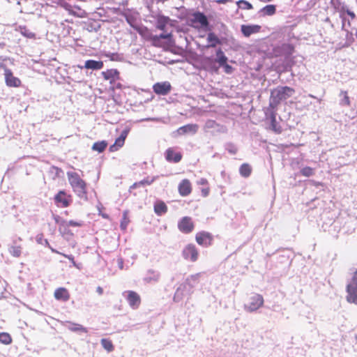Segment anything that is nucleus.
Wrapping results in <instances>:
<instances>
[{"label":"nucleus","instance_id":"nucleus-1","mask_svg":"<svg viewBox=\"0 0 357 357\" xmlns=\"http://www.w3.org/2000/svg\"><path fill=\"white\" fill-rule=\"evenodd\" d=\"M68 182L76 195L84 201L88 200V185L80 176L75 172H67Z\"/></svg>","mask_w":357,"mask_h":357},{"label":"nucleus","instance_id":"nucleus-2","mask_svg":"<svg viewBox=\"0 0 357 357\" xmlns=\"http://www.w3.org/2000/svg\"><path fill=\"white\" fill-rule=\"evenodd\" d=\"M295 93L294 89L289 86H278L271 92L270 107L276 108L281 102L291 97Z\"/></svg>","mask_w":357,"mask_h":357},{"label":"nucleus","instance_id":"nucleus-3","mask_svg":"<svg viewBox=\"0 0 357 357\" xmlns=\"http://www.w3.org/2000/svg\"><path fill=\"white\" fill-rule=\"evenodd\" d=\"M58 3L70 15L79 18H84L87 17V13L79 6H72L65 0H59Z\"/></svg>","mask_w":357,"mask_h":357},{"label":"nucleus","instance_id":"nucleus-4","mask_svg":"<svg viewBox=\"0 0 357 357\" xmlns=\"http://www.w3.org/2000/svg\"><path fill=\"white\" fill-rule=\"evenodd\" d=\"M192 17L190 19V22L191 25L195 28V29H206L208 25L209 22L207 19V17L201 12H195L192 14Z\"/></svg>","mask_w":357,"mask_h":357},{"label":"nucleus","instance_id":"nucleus-5","mask_svg":"<svg viewBox=\"0 0 357 357\" xmlns=\"http://www.w3.org/2000/svg\"><path fill=\"white\" fill-rule=\"evenodd\" d=\"M264 300L263 296L259 294H254L249 298V302L245 305V308L248 312H254L263 306Z\"/></svg>","mask_w":357,"mask_h":357},{"label":"nucleus","instance_id":"nucleus-6","mask_svg":"<svg viewBox=\"0 0 357 357\" xmlns=\"http://www.w3.org/2000/svg\"><path fill=\"white\" fill-rule=\"evenodd\" d=\"M54 202L58 207L67 208L72 203V196L64 190H59L54 197Z\"/></svg>","mask_w":357,"mask_h":357},{"label":"nucleus","instance_id":"nucleus-7","mask_svg":"<svg viewBox=\"0 0 357 357\" xmlns=\"http://www.w3.org/2000/svg\"><path fill=\"white\" fill-rule=\"evenodd\" d=\"M172 38V33H161L160 35H153V38L151 40V45L156 47L165 48L169 45V43L163 41V40H167L169 42L171 41Z\"/></svg>","mask_w":357,"mask_h":357},{"label":"nucleus","instance_id":"nucleus-8","mask_svg":"<svg viewBox=\"0 0 357 357\" xmlns=\"http://www.w3.org/2000/svg\"><path fill=\"white\" fill-rule=\"evenodd\" d=\"M182 255L185 259L195 262L198 259L199 251L194 244L189 243L183 248Z\"/></svg>","mask_w":357,"mask_h":357},{"label":"nucleus","instance_id":"nucleus-9","mask_svg":"<svg viewBox=\"0 0 357 357\" xmlns=\"http://www.w3.org/2000/svg\"><path fill=\"white\" fill-rule=\"evenodd\" d=\"M178 229L183 234H190L195 229V224L192 218L183 217L178 222Z\"/></svg>","mask_w":357,"mask_h":357},{"label":"nucleus","instance_id":"nucleus-10","mask_svg":"<svg viewBox=\"0 0 357 357\" xmlns=\"http://www.w3.org/2000/svg\"><path fill=\"white\" fill-rule=\"evenodd\" d=\"M195 240L199 245L208 247L212 245L213 236L211 233L202 231L196 234Z\"/></svg>","mask_w":357,"mask_h":357},{"label":"nucleus","instance_id":"nucleus-11","mask_svg":"<svg viewBox=\"0 0 357 357\" xmlns=\"http://www.w3.org/2000/svg\"><path fill=\"white\" fill-rule=\"evenodd\" d=\"M153 90L157 95L166 96L171 91L172 85L169 82H157L153 84Z\"/></svg>","mask_w":357,"mask_h":357},{"label":"nucleus","instance_id":"nucleus-12","mask_svg":"<svg viewBox=\"0 0 357 357\" xmlns=\"http://www.w3.org/2000/svg\"><path fill=\"white\" fill-rule=\"evenodd\" d=\"M192 185L188 178L182 179L178 185V192L181 197H187L191 194Z\"/></svg>","mask_w":357,"mask_h":357},{"label":"nucleus","instance_id":"nucleus-13","mask_svg":"<svg viewBox=\"0 0 357 357\" xmlns=\"http://www.w3.org/2000/svg\"><path fill=\"white\" fill-rule=\"evenodd\" d=\"M128 132L129 130H123L121 132L120 136L116 139L114 143L109 146V151L110 152H116L121 147H123L125 144L126 139L128 137Z\"/></svg>","mask_w":357,"mask_h":357},{"label":"nucleus","instance_id":"nucleus-14","mask_svg":"<svg viewBox=\"0 0 357 357\" xmlns=\"http://www.w3.org/2000/svg\"><path fill=\"white\" fill-rule=\"evenodd\" d=\"M126 295V300L132 309H137L141 304L140 296L134 291H127L125 292Z\"/></svg>","mask_w":357,"mask_h":357},{"label":"nucleus","instance_id":"nucleus-15","mask_svg":"<svg viewBox=\"0 0 357 357\" xmlns=\"http://www.w3.org/2000/svg\"><path fill=\"white\" fill-rule=\"evenodd\" d=\"M4 75H5V82L8 86L19 87L21 86V84H22L21 80L19 78L15 77L13 75V73H12V71L10 69H8V68L5 69Z\"/></svg>","mask_w":357,"mask_h":357},{"label":"nucleus","instance_id":"nucleus-16","mask_svg":"<svg viewBox=\"0 0 357 357\" xmlns=\"http://www.w3.org/2000/svg\"><path fill=\"white\" fill-rule=\"evenodd\" d=\"M294 52V46L289 43H284L274 49L275 56L284 55L287 57L291 56Z\"/></svg>","mask_w":357,"mask_h":357},{"label":"nucleus","instance_id":"nucleus-17","mask_svg":"<svg viewBox=\"0 0 357 357\" xmlns=\"http://www.w3.org/2000/svg\"><path fill=\"white\" fill-rule=\"evenodd\" d=\"M165 159L169 162L177 163L182 159V154L180 152L176 151L174 148H168L165 151Z\"/></svg>","mask_w":357,"mask_h":357},{"label":"nucleus","instance_id":"nucleus-18","mask_svg":"<svg viewBox=\"0 0 357 357\" xmlns=\"http://www.w3.org/2000/svg\"><path fill=\"white\" fill-rule=\"evenodd\" d=\"M261 30V26L257 24L246 25L243 24L241 26V31L245 37H249L252 34L259 33Z\"/></svg>","mask_w":357,"mask_h":357},{"label":"nucleus","instance_id":"nucleus-19","mask_svg":"<svg viewBox=\"0 0 357 357\" xmlns=\"http://www.w3.org/2000/svg\"><path fill=\"white\" fill-rule=\"evenodd\" d=\"M54 296L56 300L66 302L70 299V294L66 288L59 287L55 289Z\"/></svg>","mask_w":357,"mask_h":357},{"label":"nucleus","instance_id":"nucleus-20","mask_svg":"<svg viewBox=\"0 0 357 357\" xmlns=\"http://www.w3.org/2000/svg\"><path fill=\"white\" fill-rule=\"evenodd\" d=\"M55 221L57 224H59V231L62 236H73V234L70 231L68 226L67 225V221L62 220H59V217H56L55 218Z\"/></svg>","mask_w":357,"mask_h":357},{"label":"nucleus","instance_id":"nucleus-21","mask_svg":"<svg viewBox=\"0 0 357 357\" xmlns=\"http://www.w3.org/2000/svg\"><path fill=\"white\" fill-rule=\"evenodd\" d=\"M77 67L80 69L85 68L91 70H100L103 67V62L102 61L87 60L85 61L84 66L78 65Z\"/></svg>","mask_w":357,"mask_h":357},{"label":"nucleus","instance_id":"nucleus-22","mask_svg":"<svg viewBox=\"0 0 357 357\" xmlns=\"http://www.w3.org/2000/svg\"><path fill=\"white\" fill-rule=\"evenodd\" d=\"M102 75L105 80H109L110 83L119 79V73L116 69H109L102 72Z\"/></svg>","mask_w":357,"mask_h":357},{"label":"nucleus","instance_id":"nucleus-23","mask_svg":"<svg viewBox=\"0 0 357 357\" xmlns=\"http://www.w3.org/2000/svg\"><path fill=\"white\" fill-rule=\"evenodd\" d=\"M346 290L347 302L357 305V287L347 286Z\"/></svg>","mask_w":357,"mask_h":357},{"label":"nucleus","instance_id":"nucleus-24","mask_svg":"<svg viewBox=\"0 0 357 357\" xmlns=\"http://www.w3.org/2000/svg\"><path fill=\"white\" fill-rule=\"evenodd\" d=\"M198 128H199V126L197 124H187V125L180 127L177 130V132L179 135H185L187 133L195 134L197 132Z\"/></svg>","mask_w":357,"mask_h":357},{"label":"nucleus","instance_id":"nucleus-25","mask_svg":"<svg viewBox=\"0 0 357 357\" xmlns=\"http://www.w3.org/2000/svg\"><path fill=\"white\" fill-rule=\"evenodd\" d=\"M270 126L269 129L277 134H280L282 132V128L276 120V114L273 112L270 114Z\"/></svg>","mask_w":357,"mask_h":357},{"label":"nucleus","instance_id":"nucleus-26","mask_svg":"<svg viewBox=\"0 0 357 357\" xmlns=\"http://www.w3.org/2000/svg\"><path fill=\"white\" fill-rule=\"evenodd\" d=\"M197 184L203 186V188L201 189L202 197H208L211 192L208 181L206 178H201L199 181H197Z\"/></svg>","mask_w":357,"mask_h":357},{"label":"nucleus","instance_id":"nucleus-27","mask_svg":"<svg viewBox=\"0 0 357 357\" xmlns=\"http://www.w3.org/2000/svg\"><path fill=\"white\" fill-rule=\"evenodd\" d=\"M135 29L144 40L151 41L153 35L152 34L151 30L149 29L146 26H136Z\"/></svg>","mask_w":357,"mask_h":357},{"label":"nucleus","instance_id":"nucleus-28","mask_svg":"<svg viewBox=\"0 0 357 357\" xmlns=\"http://www.w3.org/2000/svg\"><path fill=\"white\" fill-rule=\"evenodd\" d=\"M170 19L169 17L159 15L156 18V25L155 27L157 29L160 31H165L167 25L169 22Z\"/></svg>","mask_w":357,"mask_h":357},{"label":"nucleus","instance_id":"nucleus-29","mask_svg":"<svg viewBox=\"0 0 357 357\" xmlns=\"http://www.w3.org/2000/svg\"><path fill=\"white\" fill-rule=\"evenodd\" d=\"M9 253L14 257H20L22 252V246L17 244V241H13V244L8 248Z\"/></svg>","mask_w":357,"mask_h":357},{"label":"nucleus","instance_id":"nucleus-30","mask_svg":"<svg viewBox=\"0 0 357 357\" xmlns=\"http://www.w3.org/2000/svg\"><path fill=\"white\" fill-rule=\"evenodd\" d=\"M206 40L208 43V45L206 46L207 47H215L218 45L221 44L220 40L213 32H209L208 33Z\"/></svg>","mask_w":357,"mask_h":357},{"label":"nucleus","instance_id":"nucleus-31","mask_svg":"<svg viewBox=\"0 0 357 357\" xmlns=\"http://www.w3.org/2000/svg\"><path fill=\"white\" fill-rule=\"evenodd\" d=\"M154 211L158 215H161L167 213V206L162 201L157 202L154 205Z\"/></svg>","mask_w":357,"mask_h":357},{"label":"nucleus","instance_id":"nucleus-32","mask_svg":"<svg viewBox=\"0 0 357 357\" xmlns=\"http://www.w3.org/2000/svg\"><path fill=\"white\" fill-rule=\"evenodd\" d=\"M107 142L105 140L98 141L93 143L91 149L98 153H102L107 147Z\"/></svg>","mask_w":357,"mask_h":357},{"label":"nucleus","instance_id":"nucleus-33","mask_svg":"<svg viewBox=\"0 0 357 357\" xmlns=\"http://www.w3.org/2000/svg\"><path fill=\"white\" fill-rule=\"evenodd\" d=\"M252 171V167L248 163H243L239 167V173L244 178L249 177Z\"/></svg>","mask_w":357,"mask_h":357},{"label":"nucleus","instance_id":"nucleus-34","mask_svg":"<svg viewBox=\"0 0 357 357\" xmlns=\"http://www.w3.org/2000/svg\"><path fill=\"white\" fill-rule=\"evenodd\" d=\"M263 15L271 16L276 13V6L273 4L266 5L260 10Z\"/></svg>","mask_w":357,"mask_h":357},{"label":"nucleus","instance_id":"nucleus-35","mask_svg":"<svg viewBox=\"0 0 357 357\" xmlns=\"http://www.w3.org/2000/svg\"><path fill=\"white\" fill-rule=\"evenodd\" d=\"M216 61L220 66L225 65V63H227V57L225 56V53L220 48L216 51Z\"/></svg>","mask_w":357,"mask_h":357},{"label":"nucleus","instance_id":"nucleus-36","mask_svg":"<svg viewBox=\"0 0 357 357\" xmlns=\"http://www.w3.org/2000/svg\"><path fill=\"white\" fill-rule=\"evenodd\" d=\"M128 211L126 210L123 212L122 220L120 223V227L122 230L126 231L128 224L130 223V218L128 217Z\"/></svg>","mask_w":357,"mask_h":357},{"label":"nucleus","instance_id":"nucleus-37","mask_svg":"<svg viewBox=\"0 0 357 357\" xmlns=\"http://www.w3.org/2000/svg\"><path fill=\"white\" fill-rule=\"evenodd\" d=\"M101 344L107 352H112L114 349V346L109 339L102 338L101 340Z\"/></svg>","mask_w":357,"mask_h":357},{"label":"nucleus","instance_id":"nucleus-38","mask_svg":"<svg viewBox=\"0 0 357 357\" xmlns=\"http://www.w3.org/2000/svg\"><path fill=\"white\" fill-rule=\"evenodd\" d=\"M13 342V338L11 335L8 333L2 332L0 333V342L8 345L11 344Z\"/></svg>","mask_w":357,"mask_h":357},{"label":"nucleus","instance_id":"nucleus-39","mask_svg":"<svg viewBox=\"0 0 357 357\" xmlns=\"http://www.w3.org/2000/svg\"><path fill=\"white\" fill-rule=\"evenodd\" d=\"M20 31L22 36L26 37L27 38L33 39L36 38V34L31 32L26 26H20Z\"/></svg>","mask_w":357,"mask_h":357},{"label":"nucleus","instance_id":"nucleus-40","mask_svg":"<svg viewBox=\"0 0 357 357\" xmlns=\"http://www.w3.org/2000/svg\"><path fill=\"white\" fill-rule=\"evenodd\" d=\"M334 8L337 12L340 13V16L342 18H344L345 15L347 14V10H349V8L344 6L339 3L338 5H334Z\"/></svg>","mask_w":357,"mask_h":357},{"label":"nucleus","instance_id":"nucleus-41","mask_svg":"<svg viewBox=\"0 0 357 357\" xmlns=\"http://www.w3.org/2000/svg\"><path fill=\"white\" fill-rule=\"evenodd\" d=\"M236 3L243 10H252L253 8L252 5L245 0H239Z\"/></svg>","mask_w":357,"mask_h":357},{"label":"nucleus","instance_id":"nucleus-42","mask_svg":"<svg viewBox=\"0 0 357 357\" xmlns=\"http://www.w3.org/2000/svg\"><path fill=\"white\" fill-rule=\"evenodd\" d=\"M301 174L304 176L309 177L314 175V170L313 168L310 167H305L303 169H301Z\"/></svg>","mask_w":357,"mask_h":357},{"label":"nucleus","instance_id":"nucleus-43","mask_svg":"<svg viewBox=\"0 0 357 357\" xmlns=\"http://www.w3.org/2000/svg\"><path fill=\"white\" fill-rule=\"evenodd\" d=\"M341 95L343 96V98L341 101V104L344 106H350L351 105V101L349 96H348V93L347 91H342Z\"/></svg>","mask_w":357,"mask_h":357},{"label":"nucleus","instance_id":"nucleus-44","mask_svg":"<svg viewBox=\"0 0 357 357\" xmlns=\"http://www.w3.org/2000/svg\"><path fill=\"white\" fill-rule=\"evenodd\" d=\"M70 330L73 331H82L86 332V328L83 327L82 325L78 324H72L71 326L69 328Z\"/></svg>","mask_w":357,"mask_h":357},{"label":"nucleus","instance_id":"nucleus-45","mask_svg":"<svg viewBox=\"0 0 357 357\" xmlns=\"http://www.w3.org/2000/svg\"><path fill=\"white\" fill-rule=\"evenodd\" d=\"M347 286L357 287V269L353 273L351 280Z\"/></svg>","mask_w":357,"mask_h":357},{"label":"nucleus","instance_id":"nucleus-46","mask_svg":"<svg viewBox=\"0 0 357 357\" xmlns=\"http://www.w3.org/2000/svg\"><path fill=\"white\" fill-rule=\"evenodd\" d=\"M51 250L52 252H54V253H56V254H59V255H63L64 257L67 258L68 259H69L74 265H75V259H74V257L72 256V255H66V254H63V253H61L57 250H56L54 248H51Z\"/></svg>","mask_w":357,"mask_h":357},{"label":"nucleus","instance_id":"nucleus-47","mask_svg":"<svg viewBox=\"0 0 357 357\" xmlns=\"http://www.w3.org/2000/svg\"><path fill=\"white\" fill-rule=\"evenodd\" d=\"M67 225L70 227H79L82 226L83 223L82 221L70 220L67 221Z\"/></svg>","mask_w":357,"mask_h":357},{"label":"nucleus","instance_id":"nucleus-48","mask_svg":"<svg viewBox=\"0 0 357 357\" xmlns=\"http://www.w3.org/2000/svg\"><path fill=\"white\" fill-rule=\"evenodd\" d=\"M155 178H153L151 179H150L149 178H144L142 181H140V183L142 186H144L146 185H151L153 181H154Z\"/></svg>","mask_w":357,"mask_h":357},{"label":"nucleus","instance_id":"nucleus-49","mask_svg":"<svg viewBox=\"0 0 357 357\" xmlns=\"http://www.w3.org/2000/svg\"><path fill=\"white\" fill-rule=\"evenodd\" d=\"M224 68L225 72L227 74H231L233 72V68L227 63L222 66Z\"/></svg>","mask_w":357,"mask_h":357},{"label":"nucleus","instance_id":"nucleus-50","mask_svg":"<svg viewBox=\"0 0 357 357\" xmlns=\"http://www.w3.org/2000/svg\"><path fill=\"white\" fill-rule=\"evenodd\" d=\"M140 182H135L130 187V191H131L132 189H135L136 188L142 187Z\"/></svg>","mask_w":357,"mask_h":357},{"label":"nucleus","instance_id":"nucleus-51","mask_svg":"<svg viewBox=\"0 0 357 357\" xmlns=\"http://www.w3.org/2000/svg\"><path fill=\"white\" fill-rule=\"evenodd\" d=\"M185 285H181V287H179L177 289V290H176V293H175L174 298V300H176V296H178V294H180L181 291L183 289H185Z\"/></svg>","mask_w":357,"mask_h":357},{"label":"nucleus","instance_id":"nucleus-52","mask_svg":"<svg viewBox=\"0 0 357 357\" xmlns=\"http://www.w3.org/2000/svg\"><path fill=\"white\" fill-rule=\"evenodd\" d=\"M347 15H348L351 20H354L356 17L355 13L353 11H351L349 9L347 10Z\"/></svg>","mask_w":357,"mask_h":357},{"label":"nucleus","instance_id":"nucleus-53","mask_svg":"<svg viewBox=\"0 0 357 357\" xmlns=\"http://www.w3.org/2000/svg\"><path fill=\"white\" fill-rule=\"evenodd\" d=\"M231 1V0H216L215 2L218 4H224Z\"/></svg>","mask_w":357,"mask_h":357},{"label":"nucleus","instance_id":"nucleus-54","mask_svg":"<svg viewBox=\"0 0 357 357\" xmlns=\"http://www.w3.org/2000/svg\"><path fill=\"white\" fill-rule=\"evenodd\" d=\"M96 291L99 295H102L103 294V289L101 287H98L96 288Z\"/></svg>","mask_w":357,"mask_h":357},{"label":"nucleus","instance_id":"nucleus-55","mask_svg":"<svg viewBox=\"0 0 357 357\" xmlns=\"http://www.w3.org/2000/svg\"><path fill=\"white\" fill-rule=\"evenodd\" d=\"M44 241H45V244L47 246H48V247L50 248V249L51 250V248H52L50 246V243H49L48 241H47V239H45V240H44Z\"/></svg>","mask_w":357,"mask_h":357},{"label":"nucleus","instance_id":"nucleus-56","mask_svg":"<svg viewBox=\"0 0 357 357\" xmlns=\"http://www.w3.org/2000/svg\"><path fill=\"white\" fill-rule=\"evenodd\" d=\"M43 235H40V236L37 237V241L40 243V241H42Z\"/></svg>","mask_w":357,"mask_h":357},{"label":"nucleus","instance_id":"nucleus-57","mask_svg":"<svg viewBox=\"0 0 357 357\" xmlns=\"http://www.w3.org/2000/svg\"><path fill=\"white\" fill-rule=\"evenodd\" d=\"M261 2L263 3H268V2H271L273 0H260Z\"/></svg>","mask_w":357,"mask_h":357},{"label":"nucleus","instance_id":"nucleus-58","mask_svg":"<svg viewBox=\"0 0 357 357\" xmlns=\"http://www.w3.org/2000/svg\"><path fill=\"white\" fill-rule=\"evenodd\" d=\"M218 68H214V71H215V72H216V73H217V72H218Z\"/></svg>","mask_w":357,"mask_h":357},{"label":"nucleus","instance_id":"nucleus-59","mask_svg":"<svg viewBox=\"0 0 357 357\" xmlns=\"http://www.w3.org/2000/svg\"><path fill=\"white\" fill-rule=\"evenodd\" d=\"M18 241H22V238H18Z\"/></svg>","mask_w":357,"mask_h":357}]
</instances>
